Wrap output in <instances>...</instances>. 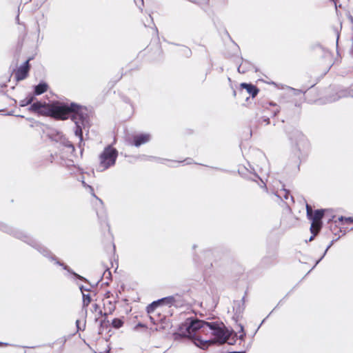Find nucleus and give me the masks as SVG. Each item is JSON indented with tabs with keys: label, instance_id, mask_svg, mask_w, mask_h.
Instances as JSON below:
<instances>
[{
	"label": "nucleus",
	"instance_id": "obj_1",
	"mask_svg": "<svg viewBox=\"0 0 353 353\" xmlns=\"http://www.w3.org/2000/svg\"><path fill=\"white\" fill-rule=\"evenodd\" d=\"M181 329H185L190 334H192L196 330L203 332H210V336L214 338L201 339L198 337L196 339L198 343L195 342V345L203 350H205L210 345L214 344L216 342L224 343L230 335L223 323L218 322L209 323L199 319H188L182 325Z\"/></svg>",
	"mask_w": 353,
	"mask_h": 353
},
{
	"label": "nucleus",
	"instance_id": "obj_37",
	"mask_svg": "<svg viewBox=\"0 0 353 353\" xmlns=\"http://www.w3.org/2000/svg\"><path fill=\"white\" fill-rule=\"evenodd\" d=\"M93 307L94 308V310H97V309L99 307L98 305L97 304H94L93 305Z\"/></svg>",
	"mask_w": 353,
	"mask_h": 353
},
{
	"label": "nucleus",
	"instance_id": "obj_44",
	"mask_svg": "<svg viewBox=\"0 0 353 353\" xmlns=\"http://www.w3.org/2000/svg\"><path fill=\"white\" fill-rule=\"evenodd\" d=\"M185 50H186V51H188V52H190V49H185Z\"/></svg>",
	"mask_w": 353,
	"mask_h": 353
},
{
	"label": "nucleus",
	"instance_id": "obj_20",
	"mask_svg": "<svg viewBox=\"0 0 353 353\" xmlns=\"http://www.w3.org/2000/svg\"><path fill=\"white\" fill-rule=\"evenodd\" d=\"M123 325V321L121 319H114L112 321V325L116 329L121 327Z\"/></svg>",
	"mask_w": 353,
	"mask_h": 353
},
{
	"label": "nucleus",
	"instance_id": "obj_31",
	"mask_svg": "<svg viewBox=\"0 0 353 353\" xmlns=\"http://www.w3.org/2000/svg\"><path fill=\"white\" fill-rule=\"evenodd\" d=\"M291 89L294 92V94H296V95L302 92L301 90H296L294 88H291Z\"/></svg>",
	"mask_w": 353,
	"mask_h": 353
},
{
	"label": "nucleus",
	"instance_id": "obj_22",
	"mask_svg": "<svg viewBox=\"0 0 353 353\" xmlns=\"http://www.w3.org/2000/svg\"><path fill=\"white\" fill-rule=\"evenodd\" d=\"M62 143L66 148H68L71 149L72 152L74 151V145L72 144V143L71 141H70L67 139L64 138L63 141H62Z\"/></svg>",
	"mask_w": 353,
	"mask_h": 353
},
{
	"label": "nucleus",
	"instance_id": "obj_27",
	"mask_svg": "<svg viewBox=\"0 0 353 353\" xmlns=\"http://www.w3.org/2000/svg\"><path fill=\"white\" fill-rule=\"evenodd\" d=\"M238 72L242 74L246 72V68H245L244 64L243 63L238 67Z\"/></svg>",
	"mask_w": 353,
	"mask_h": 353
},
{
	"label": "nucleus",
	"instance_id": "obj_4",
	"mask_svg": "<svg viewBox=\"0 0 353 353\" xmlns=\"http://www.w3.org/2000/svg\"><path fill=\"white\" fill-rule=\"evenodd\" d=\"M290 139L299 158L307 157L310 150V143L306 137L301 132L294 130L291 132Z\"/></svg>",
	"mask_w": 353,
	"mask_h": 353
},
{
	"label": "nucleus",
	"instance_id": "obj_14",
	"mask_svg": "<svg viewBox=\"0 0 353 353\" xmlns=\"http://www.w3.org/2000/svg\"><path fill=\"white\" fill-rule=\"evenodd\" d=\"M186 332H187L186 335H187L188 337H190V338H193V339H194V343H195V342H197V343H198V341H197V339H196L198 337H201V339H203V338L202 337V335H203H203H205V336H206V337H205V339L210 337V332H199V330H196L195 332H193L192 334H190L187 331H186ZM211 338H212V337L211 336Z\"/></svg>",
	"mask_w": 353,
	"mask_h": 353
},
{
	"label": "nucleus",
	"instance_id": "obj_36",
	"mask_svg": "<svg viewBox=\"0 0 353 353\" xmlns=\"http://www.w3.org/2000/svg\"><path fill=\"white\" fill-rule=\"evenodd\" d=\"M339 39V33L337 32L336 45H338Z\"/></svg>",
	"mask_w": 353,
	"mask_h": 353
},
{
	"label": "nucleus",
	"instance_id": "obj_30",
	"mask_svg": "<svg viewBox=\"0 0 353 353\" xmlns=\"http://www.w3.org/2000/svg\"><path fill=\"white\" fill-rule=\"evenodd\" d=\"M263 122H265L267 125L270 123V119L268 117H263L261 118Z\"/></svg>",
	"mask_w": 353,
	"mask_h": 353
},
{
	"label": "nucleus",
	"instance_id": "obj_6",
	"mask_svg": "<svg viewBox=\"0 0 353 353\" xmlns=\"http://www.w3.org/2000/svg\"><path fill=\"white\" fill-rule=\"evenodd\" d=\"M88 117V110L85 107L80 109L79 112L71 116V120L74 123V134L79 139V147L83 150V128L85 125V121Z\"/></svg>",
	"mask_w": 353,
	"mask_h": 353
},
{
	"label": "nucleus",
	"instance_id": "obj_34",
	"mask_svg": "<svg viewBox=\"0 0 353 353\" xmlns=\"http://www.w3.org/2000/svg\"><path fill=\"white\" fill-rule=\"evenodd\" d=\"M82 184H83V185L85 188H88V184H86V183H85V181H82Z\"/></svg>",
	"mask_w": 353,
	"mask_h": 353
},
{
	"label": "nucleus",
	"instance_id": "obj_28",
	"mask_svg": "<svg viewBox=\"0 0 353 353\" xmlns=\"http://www.w3.org/2000/svg\"><path fill=\"white\" fill-rule=\"evenodd\" d=\"M189 1H192V2H194V3H196L203 4V3H208V1L209 0H189Z\"/></svg>",
	"mask_w": 353,
	"mask_h": 353
},
{
	"label": "nucleus",
	"instance_id": "obj_41",
	"mask_svg": "<svg viewBox=\"0 0 353 353\" xmlns=\"http://www.w3.org/2000/svg\"><path fill=\"white\" fill-rule=\"evenodd\" d=\"M8 345V343H3L0 342V345Z\"/></svg>",
	"mask_w": 353,
	"mask_h": 353
},
{
	"label": "nucleus",
	"instance_id": "obj_5",
	"mask_svg": "<svg viewBox=\"0 0 353 353\" xmlns=\"http://www.w3.org/2000/svg\"><path fill=\"white\" fill-rule=\"evenodd\" d=\"M118 151L111 145H108L99 157V163L97 170L103 172L115 164Z\"/></svg>",
	"mask_w": 353,
	"mask_h": 353
},
{
	"label": "nucleus",
	"instance_id": "obj_11",
	"mask_svg": "<svg viewBox=\"0 0 353 353\" xmlns=\"http://www.w3.org/2000/svg\"><path fill=\"white\" fill-rule=\"evenodd\" d=\"M151 139V135L149 133H142L134 137V145L139 147L143 144L148 143Z\"/></svg>",
	"mask_w": 353,
	"mask_h": 353
},
{
	"label": "nucleus",
	"instance_id": "obj_2",
	"mask_svg": "<svg viewBox=\"0 0 353 353\" xmlns=\"http://www.w3.org/2000/svg\"><path fill=\"white\" fill-rule=\"evenodd\" d=\"M14 235L22 240L23 241L27 243L30 246L36 249L39 252H40L43 256L49 259L50 261L54 262L55 264L62 267V268L65 270H66L68 273L72 274L77 279L84 281L85 280V278L81 276V275L75 273L72 270H71L68 265H65L63 263L60 262L57 257H55L52 253L46 247L40 244L38 241H37L35 239H32V237L29 236L25 232H21V231H17L14 234Z\"/></svg>",
	"mask_w": 353,
	"mask_h": 353
},
{
	"label": "nucleus",
	"instance_id": "obj_10",
	"mask_svg": "<svg viewBox=\"0 0 353 353\" xmlns=\"http://www.w3.org/2000/svg\"><path fill=\"white\" fill-rule=\"evenodd\" d=\"M159 302L161 305H167L169 307L171 306H178L180 303V296L176 294L174 296H166L162 299H159Z\"/></svg>",
	"mask_w": 353,
	"mask_h": 353
},
{
	"label": "nucleus",
	"instance_id": "obj_32",
	"mask_svg": "<svg viewBox=\"0 0 353 353\" xmlns=\"http://www.w3.org/2000/svg\"><path fill=\"white\" fill-rule=\"evenodd\" d=\"M76 325L77 327V330H81V327H79V320L76 321Z\"/></svg>",
	"mask_w": 353,
	"mask_h": 353
},
{
	"label": "nucleus",
	"instance_id": "obj_40",
	"mask_svg": "<svg viewBox=\"0 0 353 353\" xmlns=\"http://www.w3.org/2000/svg\"><path fill=\"white\" fill-rule=\"evenodd\" d=\"M228 353H245L244 352H231Z\"/></svg>",
	"mask_w": 353,
	"mask_h": 353
},
{
	"label": "nucleus",
	"instance_id": "obj_18",
	"mask_svg": "<svg viewBox=\"0 0 353 353\" xmlns=\"http://www.w3.org/2000/svg\"><path fill=\"white\" fill-rule=\"evenodd\" d=\"M34 97L33 95H28L26 98L20 101V106L25 107L32 103L34 101Z\"/></svg>",
	"mask_w": 353,
	"mask_h": 353
},
{
	"label": "nucleus",
	"instance_id": "obj_35",
	"mask_svg": "<svg viewBox=\"0 0 353 353\" xmlns=\"http://www.w3.org/2000/svg\"><path fill=\"white\" fill-rule=\"evenodd\" d=\"M284 197L285 199H288V192H285Z\"/></svg>",
	"mask_w": 353,
	"mask_h": 353
},
{
	"label": "nucleus",
	"instance_id": "obj_42",
	"mask_svg": "<svg viewBox=\"0 0 353 353\" xmlns=\"http://www.w3.org/2000/svg\"><path fill=\"white\" fill-rule=\"evenodd\" d=\"M104 323H105V321H101V325L102 326V325H103V324Z\"/></svg>",
	"mask_w": 353,
	"mask_h": 353
},
{
	"label": "nucleus",
	"instance_id": "obj_7",
	"mask_svg": "<svg viewBox=\"0 0 353 353\" xmlns=\"http://www.w3.org/2000/svg\"><path fill=\"white\" fill-rule=\"evenodd\" d=\"M307 216L310 220L321 221L324 213L330 212L329 210H316L313 212L312 208L308 204L306 205Z\"/></svg>",
	"mask_w": 353,
	"mask_h": 353
},
{
	"label": "nucleus",
	"instance_id": "obj_13",
	"mask_svg": "<svg viewBox=\"0 0 353 353\" xmlns=\"http://www.w3.org/2000/svg\"><path fill=\"white\" fill-rule=\"evenodd\" d=\"M241 87L245 88L248 94H250L252 97H254L259 92L258 88L252 84L242 83L241 84Z\"/></svg>",
	"mask_w": 353,
	"mask_h": 353
},
{
	"label": "nucleus",
	"instance_id": "obj_47",
	"mask_svg": "<svg viewBox=\"0 0 353 353\" xmlns=\"http://www.w3.org/2000/svg\"><path fill=\"white\" fill-rule=\"evenodd\" d=\"M98 218L102 219L103 217H100V216L98 214Z\"/></svg>",
	"mask_w": 353,
	"mask_h": 353
},
{
	"label": "nucleus",
	"instance_id": "obj_39",
	"mask_svg": "<svg viewBox=\"0 0 353 353\" xmlns=\"http://www.w3.org/2000/svg\"><path fill=\"white\" fill-rule=\"evenodd\" d=\"M279 112V110H276V111L274 112V116H276V114Z\"/></svg>",
	"mask_w": 353,
	"mask_h": 353
},
{
	"label": "nucleus",
	"instance_id": "obj_23",
	"mask_svg": "<svg viewBox=\"0 0 353 353\" xmlns=\"http://www.w3.org/2000/svg\"><path fill=\"white\" fill-rule=\"evenodd\" d=\"M333 243H334V240H332L330 243H329V245H327V247L326 248L323 256L316 262V264L314 265V267L320 262V261L325 256V255L326 254L327 250L331 248V246L333 245Z\"/></svg>",
	"mask_w": 353,
	"mask_h": 353
},
{
	"label": "nucleus",
	"instance_id": "obj_46",
	"mask_svg": "<svg viewBox=\"0 0 353 353\" xmlns=\"http://www.w3.org/2000/svg\"><path fill=\"white\" fill-rule=\"evenodd\" d=\"M150 159H156L155 157H150Z\"/></svg>",
	"mask_w": 353,
	"mask_h": 353
},
{
	"label": "nucleus",
	"instance_id": "obj_43",
	"mask_svg": "<svg viewBox=\"0 0 353 353\" xmlns=\"http://www.w3.org/2000/svg\"><path fill=\"white\" fill-rule=\"evenodd\" d=\"M233 94H234V96L236 95V91L235 90L233 92Z\"/></svg>",
	"mask_w": 353,
	"mask_h": 353
},
{
	"label": "nucleus",
	"instance_id": "obj_8",
	"mask_svg": "<svg viewBox=\"0 0 353 353\" xmlns=\"http://www.w3.org/2000/svg\"><path fill=\"white\" fill-rule=\"evenodd\" d=\"M244 302V296L241 299V300L234 301L233 302V319H235L236 321H239V319L242 316V314L243 313V311L245 310Z\"/></svg>",
	"mask_w": 353,
	"mask_h": 353
},
{
	"label": "nucleus",
	"instance_id": "obj_15",
	"mask_svg": "<svg viewBox=\"0 0 353 353\" xmlns=\"http://www.w3.org/2000/svg\"><path fill=\"white\" fill-rule=\"evenodd\" d=\"M39 114L41 115L49 116L52 117V103L47 104L43 103Z\"/></svg>",
	"mask_w": 353,
	"mask_h": 353
},
{
	"label": "nucleus",
	"instance_id": "obj_9",
	"mask_svg": "<svg viewBox=\"0 0 353 353\" xmlns=\"http://www.w3.org/2000/svg\"><path fill=\"white\" fill-rule=\"evenodd\" d=\"M30 70L29 60H27L21 65L15 72L14 78L17 81L25 79L28 74Z\"/></svg>",
	"mask_w": 353,
	"mask_h": 353
},
{
	"label": "nucleus",
	"instance_id": "obj_29",
	"mask_svg": "<svg viewBox=\"0 0 353 353\" xmlns=\"http://www.w3.org/2000/svg\"><path fill=\"white\" fill-rule=\"evenodd\" d=\"M88 190H89V192H90V194H91L93 196H94V197H96L97 199H98V198L97 197V196L95 195V194H94V189H93V188H92V186H90V185H88Z\"/></svg>",
	"mask_w": 353,
	"mask_h": 353
},
{
	"label": "nucleus",
	"instance_id": "obj_3",
	"mask_svg": "<svg viewBox=\"0 0 353 353\" xmlns=\"http://www.w3.org/2000/svg\"><path fill=\"white\" fill-rule=\"evenodd\" d=\"M84 106L75 103H65L59 101L52 103V117L56 119L65 120L77 114Z\"/></svg>",
	"mask_w": 353,
	"mask_h": 353
},
{
	"label": "nucleus",
	"instance_id": "obj_19",
	"mask_svg": "<svg viewBox=\"0 0 353 353\" xmlns=\"http://www.w3.org/2000/svg\"><path fill=\"white\" fill-rule=\"evenodd\" d=\"M161 305L159 300L153 301L152 303L148 305L146 307V311L148 314H151L154 312V311L156 310V308Z\"/></svg>",
	"mask_w": 353,
	"mask_h": 353
},
{
	"label": "nucleus",
	"instance_id": "obj_25",
	"mask_svg": "<svg viewBox=\"0 0 353 353\" xmlns=\"http://www.w3.org/2000/svg\"><path fill=\"white\" fill-rule=\"evenodd\" d=\"M343 220H345L346 222H348V223H353V218L352 217H343V216H341L339 218V221H343Z\"/></svg>",
	"mask_w": 353,
	"mask_h": 353
},
{
	"label": "nucleus",
	"instance_id": "obj_24",
	"mask_svg": "<svg viewBox=\"0 0 353 353\" xmlns=\"http://www.w3.org/2000/svg\"><path fill=\"white\" fill-rule=\"evenodd\" d=\"M0 230L6 232H11L12 230L10 227L3 223H0Z\"/></svg>",
	"mask_w": 353,
	"mask_h": 353
},
{
	"label": "nucleus",
	"instance_id": "obj_16",
	"mask_svg": "<svg viewBox=\"0 0 353 353\" xmlns=\"http://www.w3.org/2000/svg\"><path fill=\"white\" fill-rule=\"evenodd\" d=\"M312 224L310 227L311 233L314 234V236H316L319 232L320 231L322 226V221H318L314 220H311Z\"/></svg>",
	"mask_w": 353,
	"mask_h": 353
},
{
	"label": "nucleus",
	"instance_id": "obj_21",
	"mask_svg": "<svg viewBox=\"0 0 353 353\" xmlns=\"http://www.w3.org/2000/svg\"><path fill=\"white\" fill-rule=\"evenodd\" d=\"M83 307H86L91 302V297L88 294L83 293Z\"/></svg>",
	"mask_w": 353,
	"mask_h": 353
},
{
	"label": "nucleus",
	"instance_id": "obj_26",
	"mask_svg": "<svg viewBox=\"0 0 353 353\" xmlns=\"http://www.w3.org/2000/svg\"><path fill=\"white\" fill-rule=\"evenodd\" d=\"M239 327H240V332H241V334L239 336V339L241 340H243L244 339V336H245V333L244 332V330H243V326L242 325H239Z\"/></svg>",
	"mask_w": 353,
	"mask_h": 353
},
{
	"label": "nucleus",
	"instance_id": "obj_45",
	"mask_svg": "<svg viewBox=\"0 0 353 353\" xmlns=\"http://www.w3.org/2000/svg\"><path fill=\"white\" fill-rule=\"evenodd\" d=\"M196 247V245H194L192 248H193V249H195Z\"/></svg>",
	"mask_w": 353,
	"mask_h": 353
},
{
	"label": "nucleus",
	"instance_id": "obj_38",
	"mask_svg": "<svg viewBox=\"0 0 353 353\" xmlns=\"http://www.w3.org/2000/svg\"><path fill=\"white\" fill-rule=\"evenodd\" d=\"M315 236H314V234L312 236H310V238L309 239V241H311L314 239Z\"/></svg>",
	"mask_w": 353,
	"mask_h": 353
},
{
	"label": "nucleus",
	"instance_id": "obj_12",
	"mask_svg": "<svg viewBox=\"0 0 353 353\" xmlns=\"http://www.w3.org/2000/svg\"><path fill=\"white\" fill-rule=\"evenodd\" d=\"M48 89V85L44 81L40 82L38 85L34 88V95H40L46 92Z\"/></svg>",
	"mask_w": 353,
	"mask_h": 353
},
{
	"label": "nucleus",
	"instance_id": "obj_17",
	"mask_svg": "<svg viewBox=\"0 0 353 353\" xmlns=\"http://www.w3.org/2000/svg\"><path fill=\"white\" fill-rule=\"evenodd\" d=\"M43 104V103L40 101H37L35 103H33L30 106L29 110L39 114L41 110V108H42Z\"/></svg>",
	"mask_w": 353,
	"mask_h": 353
},
{
	"label": "nucleus",
	"instance_id": "obj_33",
	"mask_svg": "<svg viewBox=\"0 0 353 353\" xmlns=\"http://www.w3.org/2000/svg\"><path fill=\"white\" fill-rule=\"evenodd\" d=\"M80 290L82 294L84 293L83 291H88V289H85L83 286H81Z\"/></svg>",
	"mask_w": 353,
	"mask_h": 353
}]
</instances>
